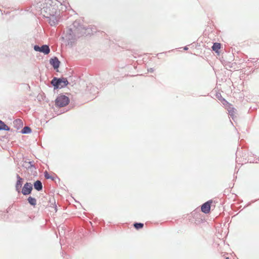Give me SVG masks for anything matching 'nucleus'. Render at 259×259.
<instances>
[{
    "label": "nucleus",
    "mask_w": 259,
    "mask_h": 259,
    "mask_svg": "<svg viewBox=\"0 0 259 259\" xmlns=\"http://www.w3.org/2000/svg\"><path fill=\"white\" fill-rule=\"evenodd\" d=\"M84 29V26L79 21H75L72 24V28H68L65 35L68 45H72L77 37L83 36Z\"/></svg>",
    "instance_id": "obj_1"
},
{
    "label": "nucleus",
    "mask_w": 259,
    "mask_h": 259,
    "mask_svg": "<svg viewBox=\"0 0 259 259\" xmlns=\"http://www.w3.org/2000/svg\"><path fill=\"white\" fill-rule=\"evenodd\" d=\"M51 84L54 87V90H56L67 87L69 82L66 77H54L51 80Z\"/></svg>",
    "instance_id": "obj_2"
},
{
    "label": "nucleus",
    "mask_w": 259,
    "mask_h": 259,
    "mask_svg": "<svg viewBox=\"0 0 259 259\" xmlns=\"http://www.w3.org/2000/svg\"><path fill=\"white\" fill-rule=\"evenodd\" d=\"M55 102L56 106L60 108L67 106L70 102V99L67 96L61 94L57 97Z\"/></svg>",
    "instance_id": "obj_3"
},
{
    "label": "nucleus",
    "mask_w": 259,
    "mask_h": 259,
    "mask_svg": "<svg viewBox=\"0 0 259 259\" xmlns=\"http://www.w3.org/2000/svg\"><path fill=\"white\" fill-rule=\"evenodd\" d=\"M50 11V8L48 7H44L41 9V13L45 12L46 13H48L49 16H45L48 19L49 23L50 25L52 26H56L58 24V20L56 16L54 14H51L50 12H48V10Z\"/></svg>",
    "instance_id": "obj_4"
},
{
    "label": "nucleus",
    "mask_w": 259,
    "mask_h": 259,
    "mask_svg": "<svg viewBox=\"0 0 259 259\" xmlns=\"http://www.w3.org/2000/svg\"><path fill=\"white\" fill-rule=\"evenodd\" d=\"M33 189V185L29 182H26L23 186L21 193L24 195H28L31 193Z\"/></svg>",
    "instance_id": "obj_5"
},
{
    "label": "nucleus",
    "mask_w": 259,
    "mask_h": 259,
    "mask_svg": "<svg viewBox=\"0 0 259 259\" xmlns=\"http://www.w3.org/2000/svg\"><path fill=\"white\" fill-rule=\"evenodd\" d=\"M49 62L54 69L58 71V69L61 64V62L59 61V59L56 56L53 57L50 59Z\"/></svg>",
    "instance_id": "obj_6"
},
{
    "label": "nucleus",
    "mask_w": 259,
    "mask_h": 259,
    "mask_svg": "<svg viewBox=\"0 0 259 259\" xmlns=\"http://www.w3.org/2000/svg\"><path fill=\"white\" fill-rule=\"evenodd\" d=\"M212 202V200H209L202 204L201 207L202 212L206 214L209 213Z\"/></svg>",
    "instance_id": "obj_7"
},
{
    "label": "nucleus",
    "mask_w": 259,
    "mask_h": 259,
    "mask_svg": "<svg viewBox=\"0 0 259 259\" xmlns=\"http://www.w3.org/2000/svg\"><path fill=\"white\" fill-rule=\"evenodd\" d=\"M17 181L15 184V189L16 191L18 193H20L21 188L22 186L23 179H22L20 176L18 175H16Z\"/></svg>",
    "instance_id": "obj_8"
},
{
    "label": "nucleus",
    "mask_w": 259,
    "mask_h": 259,
    "mask_svg": "<svg viewBox=\"0 0 259 259\" xmlns=\"http://www.w3.org/2000/svg\"><path fill=\"white\" fill-rule=\"evenodd\" d=\"M83 35H88L91 34H93L94 32H96V28L94 26H84Z\"/></svg>",
    "instance_id": "obj_9"
},
{
    "label": "nucleus",
    "mask_w": 259,
    "mask_h": 259,
    "mask_svg": "<svg viewBox=\"0 0 259 259\" xmlns=\"http://www.w3.org/2000/svg\"><path fill=\"white\" fill-rule=\"evenodd\" d=\"M34 189L37 191H41L43 189L42 184L40 180H37L33 184Z\"/></svg>",
    "instance_id": "obj_10"
},
{
    "label": "nucleus",
    "mask_w": 259,
    "mask_h": 259,
    "mask_svg": "<svg viewBox=\"0 0 259 259\" xmlns=\"http://www.w3.org/2000/svg\"><path fill=\"white\" fill-rule=\"evenodd\" d=\"M40 53H43L45 55H48L50 52V49L49 45H43L40 47Z\"/></svg>",
    "instance_id": "obj_11"
},
{
    "label": "nucleus",
    "mask_w": 259,
    "mask_h": 259,
    "mask_svg": "<svg viewBox=\"0 0 259 259\" xmlns=\"http://www.w3.org/2000/svg\"><path fill=\"white\" fill-rule=\"evenodd\" d=\"M13 123L14 126L17 130H19L23 125V121L20 119H17L15 120L13 122Z\"/></svg>",
    "instance_id": "obj_12"
},
{
    "label": "nucleus",
    "mask_w": 259,
    "mask_h": 259,
    "mask_svg": "<svg viewBox=\"0 0 259 259\" xmlns=\"http://www.w3.org/2000/svg\"><path fill=\"white\" fill-rule=\"evenodd\" d=\"M11 131L10 127H9L4 121L1 120H0V131Z\"/></svg>",
    "instance_id": "obj_13"
},
{
    "label": "nucleus",
    "mask_w": 259,
    "mask_h": 259,
    "mask_svg": "<svg viewBox=\"0 0 259 259\" xmlns=\"http://www.w3.org/2000/svg\"><path fill=\"white\" fill-rule=\"evenodd\" d=\"M221 47V44L220 43L214 42V43H213V44L211 47V49H212V51L215 52L216 53H219V50H220Z\"/></svg>",
    "instance_id": "obj_14"
},
{
    "label": "nucleus",
    "mask_w": 259,
    "mask_h": 259,
    "mask_svg": "<svg viewBox=\"0 0 259 259\" xmlns=\"http://www.w3.org/2000/svg\"><path fill=\"white\" fill-rule=\"evenodd\" d=\"M28 202L32 206H34L36 204V200L35 198L29 196L27 198Z\"/></svg>",
    "instance_id": "obj_15"
},
{
    "label": "nucleus",
    "mask_w": 259,
    "mask_h": 259,
    "mask_svg": "<svg viewBox=\"0 0 259 259\" xmlns=\"http://www.w3.org/2000/svg\"><path fill=\"white\" fill-rule=\"evenodd\" d=\"M32 132L31 128L29 126H25L22 128L21 131V133L23 134H30Z\"/></svg>",
    "instance_id": "obj_16"
},
{
    "label": "nucleus",
    "mask_w": 259,
    "mask_h": 259,
    "mask_svg": "<svg viewBox=\"0 0 259 259\" xmlns=\"http://www.w3.org/2000/svg\"><path fill=\"white\" fill-rule=\"evenodd\" d=\"M133 226L137 230L142 229L144 227V224L142 223L135 222L134 223Z\"/></svg>",
    "instance_id": "obj_17"
},
{
    "label": "nucleus",
    "mask_w": 259,
    "mask_h": 259,
    "mask_svg": "<svg viewBox=\"0 0 259 259\" xmlns=\"http://www.w3.org/2000/svg\"><path fill=\"white\" fill-rule=\"evenodd\" d=\"M217 98L223 104L226 105L228 104V102L222 97L221 95L220 94L219 95L217 94L216 95Z\"/></svg>",
    "instance_id": "obj_18"
},
{
    "label": "nucleus",
    "mask_w": 259,
    "mask_h": 259,
    "mask_svg": "<svg viewBox=\"0 0 259 259\" xmlns=\"http://www.w3.org/2000/svg\"><path fill=\"white\" fill-rule=\"evenodd\" d=\"M26 163L27 164V165L25 166V167L27 169H31V168H34L35 169H36V167L33 164V161H29L28 162H26Z\"/></svg>",
    "instance_id": "obj_19"
},
{
    "label": "nucleus",
    "mask_w": 259,
    "mask_h": 259,
    "mask_svg": "<svg viewBox=\"0 0 259 259\" xmlns=\"http://www.w3.org/2000/svg\"><path fill=\"white\" fill-rule=\"evenodd\" d=\"M236 109L234 107H230L228 110L229 114L233 119H234V114Z\"/></svg>",
    "instance_id": "obj_20"
},
{
    "label": "nucleus",
    "mask_w": 259,
    "mask_h": 259,
    "mask_svg": "<svg viewBox=\"0 0 259 259\" xmlns=\"http://www.w3.org/2000/svg\"><path fill=\"white\" fill-rule=\"evenodd\" d=\"M44 176H45V178L46 179H51L52 180H55V178L52 176H51L49 172L47 171H45V172H44Z\"/></svg>",
    "instance_id": "obj_21"
},
{
    "label": "nucleus",
    "mask_w": 259,
    "mask_h": 259,
    "mask_svg": "<svg viewBox=\"0 0 259 259\" xmlns=\"http://www.w3.org/2000/svg\"><path fill=\"white\" fill-rule=\"evenodd\" d=\"M33 49L36 52H40V47L38 45H35L33 47Z\"/></svg>",
    "instance_id": "obj_22"
},
{
    "label": "nucleus",
    "mask_w": 259,
    "mask_h": 259,
    "mask_svg": "<svg viewBox=\"0 0 259 259\" xmlns=\"http://www.w3.org/2000/svg\"><path fill=\"white\" fill-rule=\"evenodd\" d=\"M52 204H53V205H54V208H55V209L56 211H57V205H56V202H55V199H54V203H52Z\"/></svg>",
    "instance_id": "obj_23"
},
{
    "label": "nucleus",
    "mask_w": 259,
    "mask_h": 259,
    "mask_svg": "<svg viewBox=\"0 0 259 259\" xmlns=\"http://www.w3.org/2000/svg\"><path fill=\"white\" fill-rule=\"evenodd\" d=\"M148 71L149 72H153L154 71V69L152 68H150V69H148Z\"/></svg>",
    "instance_id": "obj_24"
},
{
    "label": "nucleus",
    "mask_w": 259,
    "mask_h": 259,
    "mask_svg": "<svg viewBox=\"0 0 259 259\" xmlns=\"http://www.w3.org/2000/svg\"><path fill=\"white\" fill-rule=\"evenodd\" d=\"M183 49L185 51H187L189 49L187 46L184 47Z\"/></svg>",
    "instance_id": "obj_25"
},
{
    "label": "nucleus",
    "mask_w": 259,
    "mask_h": 259,
    "mask_svg": "<svg viewBox=\"0 0 259 259\" xmlns=\"http://www.w3.org/2000/svg\"><path fill=\"white\" fill-rule=\"evenodd\" d=\"M96 88L95 87H93L92 89L91 90H93V91H95L96 90Z\"/></svg>",
    "instance_id": "obj_26"
},
{
    "label": "nucleus",
    "mask_w": 259,
    "mask_h": 259,
    "mask_svg": "<svg viewBox=\"0 0 259 259\" xmlns=\"http://www.w3.org/2000/svg\"><path fill=\"white\" fill-rule=\"evenodd\" d=\"M250 204H251V202H249V203H248L247 206H249V205H250Z\"/></svg>",
    "instance_id": "obj_27"
},
{
    "label": "nucleus",
    "mask_w": 259,
    "mask_h": 259,
    "mask_svg": "<svg viewBox=\"0 0 259 259\" xmlns=\"http://www.w3.org/2000/svg\"><path fill=\"white\" fill-rule=\"evenodd\" d=\"M225 259H230L229 257H226Z\"/></svg>",
    "instance_id": "obj_28"
}]
</instances>
